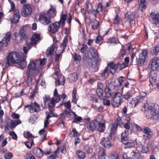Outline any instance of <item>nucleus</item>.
<instances>
[{"label":"nucleus","instance_id":"55","mask_svg":"<svg viewBox=\"0 0 159 159\" xmlns=\"http://www.w3.org/2000/svg\"><path fill=\"white\" fill-rule=\"evenodd\" d=\"M88 46L86 44H83L82 47L80 49V52L82 53H84L87 50Z\"/></svg>","mask_w":159,"mask_h":159},{"label":"nucleus","instance_id":"51","mask_svg":"<svg viewBox=\"0 0 159 159\" xmlns=\"http://www.w3.org/2000/svg\"><path fill=\"white\" fill-rule=\"evenodd\" d=\"M123 123L121 118L118 117L116 120L115 124L117 126V125H119V126H120L123 125Z\"/></svg>","mask_w":159,"mask_h":159},{"label":"nucleus","instance_id":"36","mask_svg":"<svg viewBox=\"0 0 159 159\" xmlns=\"http://www.w3.org/2000/svg\"><path fill=\"white\" fill-rule=\"evenodd\" d=\"M54 97L52 98H54L55 100V101L57 102H58L61 99V95L58 94L57 90L55 89L54 92Z\"/></svg>","mask_w":159,"mask_h":159},{"label":"nucleus","instance_id":"26","mask_svg":"<svg viewBox=\"0 0 159 159\" xmlns=\"http://www.w3.org/2000/svg\"><path fill=\"white\" fill-rule=\"evenodd\" d=\"M98 159H105L106 153L105 150L103 148H100L98 152Z\"/></svg>","mask_w":159,"mask_h":159},{"label":"nucleus","instance_id":"8","mask_svg":"<svg viewBox=\"0 0 159 159\" xmlns=\"http://www.w3.org/2000/svg\"><path fill=\"white\" fill-rule=\"evenodd\" d=\"M57 102L55 101V100L54 98H52L50 100V102L48 104L49 110L50 111V113L48 111L46 112L47 115L46 118L47 119H49L50 118L54 116L53 114V109L55 107V104Z\"/></svg>","mask_w":159,"mask_h":159},{"label":"nucleus","instance_id":"5","mask_svg":"<svg viewBox=\"0 0 159 159\" xmlns=\"http://www.w3.org/2000/svg\"><path fill=\"white\" fill-rule=\"evenodd\" d=\"M11 116L13 119L11 120L7 125L11 130H13L16 126L21 124V121L19 119L20 116L18 114L13 113Z\"/></svg>","mask_w":159,"mask_h":159},{"label":"nucleus","instance_id":"10","mask_svg":"<svg viewBox=\"0 0 159 159\" xmlns=\"http://www.w3.org/2000/svg\"><path fill=\"white\" fill-rule=\"evenodd\" d=\"M39 21L42 24L47 25L51 22L50 17L46 13H41L39 18Z\"/></svg>","mask_w":159,"mask_h":159},{"label":"nucleus","instance_id":"25","mask_svg":"<svg viewBox=\"0 0 159 159\" xmlns=\"http://www.w3.org/2000/svg\"><path fill=\"white\" fill-rule=\"evenodd\" d=\"M46 14L50 17H54L56 15V7L54 6L51 5V7Z\"/></svg>","mask_w":159,"mask_h":159},{"label":"nucleus","instance_id":"23","mask_svg":"<svg viewBox=\"0 0 159 159\" xmlns=\"http://www.w3.org/2000/svg\"><path fill=\"white\" fill-rule=\"evenodd\" d=\"M33 152L34 154L39 157H42L44 154L43 151L40 148H34Z\"/></svg>","mask_w":159,"mask_h":159},{"label":"nucleus","instance_id":"43","mask_svg":"<svg viewBox=\"0 0 159 159\" xmlns=\"http://www.w3.org/2000/svg\"><path fill=\"white\" fill-rule=\"evenodd\" d=\"M138 102L137 101V99L135 98H132L129 103V106L132 107H134L137 105Z\"/></svg>","mask_w":159,"mask_h":159},{"label":"nucleus","instance_id":"20","mask_svg":"<svg viewBox=\"0 0 159 159\" xmlns=\"http://www.w3.org/2000/svg\"><path fill=\"white\" fill-rule=\"evenodd\" d=\"M148 53L147 50H143L141 53L139 54L138 61L141 64H143L144 63L145 59L148 56Z\"/></svg>","mask_w":159,"mask_h":159},{"label":"nucleus","instance_id":"3","mask_svg":"<svg viewBox=\"0 0 159 159\" xmlns=\"http://www.w3.org/2000/svg\"><path fill=\"white\" fill-rule=\"evenodd\" d=\"M21 60V56L19 53L16 52H11L8 56L7 64L10 65L11 64L17 63Z\"/></svg>","mask_w":159,"mask_h":159},{"label":"nucleus","instance_id":"64","mask_svg":"<svg viewBox=\"0 0 159 159\" xmlns=\"http://www.w3.org/2000/svg\"><path fill=\"white\" fill-rule=\"evenodd\" d=\"M96 93L98 96L100 97L102 95L103 93V90L102 89H96Z\"/></svg>","mask_w":159,"mask_h":159},{"label":"nucleus","instance_id":"27","mask_svg":"<svg viewBox=\"0 0 159 159\" xmlns=\"http://www.w3.org/2000/svg\"><path fill=\"white\" fill-rule=\"evenodd\" d=\"M141 157V154L140 152L133 151L130 153V158L131 159H139Z\"/></svg>","mask_w":159,"mask_h":159},{"label":"nucleus","instance_id":"33","mask_svg":"<svg viewBox=\"0 0 159 159\" xmlns=\"http://www.w3.org/2000/svg\"><path fill=\"white\" fill-rule=\"evenodd\" d=\"M151 146V143H148L147 144V147L143 146L141 149H140V151L143 153H146L148 151L149 149H152Z\"/></svg>","mask_w":159,"mask_h":159},{"label":"nucleus","instance_id":"22","mask_svg":"<svg viewBox=\"0 0 159 159\" xmlns=\"http://www.w3.org/2000/svg\"><path fill=\"white\" fill-rule=\"evenodd\" d=\"M119 65V64H115L113 62H111L108 64L107 66L109 70H110V72L113 74L116 71Z\"/></svg>","mask_w":159,"mask_h":159},{"label":"nucleus","instance_id":"53","mask_svg":"<svg viewBox=\"0 0 159 159\" xmlns=\"http://www.w3.org/2000/svg\"><path fill=\"white\" fill-rule=\"evenodd\" d=\"M126 123L124 125V127L127 129H130V122L129 118H128L126 120Z\"/></svg>","mask_w":159,"mask_h":159},{"label":"nucleus","instance_id":"16","mask_svg":"<svg viewBox=\"0 0 159 159\" xmlns=\"http://www.w3.org/2000/svg\"><path fill=\"white\" fill-rule=\"evenodd\" d=\"M55 74L57 76V79L55 81L56 85H63L65 84V79L63 75H59L58 70H55Z\"/></svg>","mask_w":159,"mask_h":159},{"label":"nucleus","instance_id":"29","mask_svg":"<svg viewBox=\"0 0 159 159\" xmlns=\"http://www.w3.org/2000/svg\"><path fill=\"white\" fill-rule=\"evenodd\" d=\"M86 127L92 131H93L95 129L96 126L94 121H92L91 122L88 123L87 124Z\"/></svg>","mask_w":159,"mask_h":159},{"label":"nucleus","instance_id":"2","mask_svg":"<svg viewBox=\"0 0 159 159\" xmlns=\"http://www.w3.org/2000/svg\"><path fill=\"white\" fill-rule=\"evenodd\" d=\"M92 57L91 58L88 54L87 56L85 54L83 57L84 62L89 66L91 67L95 66L98 62V53L95 50H92L90 53Z\"/></svg>","mask_w":159,"mask_h":159},{"label":"nucleus","instance_id":"34","mask_svg":"<svg viewBox=\"0 0 159 159\" xmlns=\"http://www.w3.org/2000/svg\"><path fill=\"white\" fill-rule=\"evenodd\" d=\"M157 75L156 73L153 71L151 72L149 80L152 84L155 83L157 79Z\"/></svg>","mask_w":159,"mask_h":159},{"label":"nucleus","instance_id":"52","mask_svg":"<svg viewBox=\"0 0 159 159\" xmlns=\"http://www.w3.org/2000/svg\"><path fill=\"white\" fill-rule=\"evenodd\" d=\"M103 120V117L102 115H98L95 117V120L98 123H101Z\"/></svg>","mask_w":159,"mask_h":159},{"label":"nucleus","instance_id":"32","mask_svg":"<svg viewBox=\"0 0 159 159\" xmlns=\"http://www.w3.org/2000/svg\"><path fill=\"white\" fill-rule=\"evenodd\" d=\"M146 0H139V7L142 11L145 9L146 8L147 2Z\"/></svg>","mask_w":159,"mask_h":159},{"label":"nucleus","instance_id":"9","mask_svg":"<svg viewBox=\"0 0 159 159\" xmlns=\"http://www.w3.org/2000/svg\"><path fill=\"white\" fill-rule=\"evenodd\" d=\"M40 39V35L39 34L34 33L30 39V42H26L27 45L28 46L29 49H30L31 46L35 45L37 43V42Z\"/></svg>","mask_w":159,"mask_h":159},{"label":"nucleus","instance_id":"60","mask_svg":"<svg viewBox=\"0 0 159 159\" xmlns=\"http://www.w3.org/2000/svg\"><path fill=\"white\" fill-rule=\"evenodd\" d=\"M25 158V159H36L33 155L30 153L27 154Z\"/></svg>","mask_w":159,"mask_h":159},{"label":"nucleus","instance_id":"31","mask_svg":"<svg viewBox=\"0 0 159 159\" xmlns=\"http://www.w3.org/2000/svg\"><path fill=\"white\" fill-rule=\"evenodd\" d=\"M129 132L128 130H125L121 134V141L123 143H126L125 141L128 140Z\"/></svg>","mask_w":159,"mask_h":159},{"label":"nucleus","instance_id":"58","mask_svg":"<svg viewBox=\"0 0 159 159\" xmlns=\"http://www.w3.org/2000/svg\"><path fill=\"white\" fill-rule=\"evenodd\" d=\"M33 143L34 142L33 140L31 141H30L26 142L25 143V145L28 148H30L32 146Z\"/></svg>","mask_w":159,"mask_h":159},{"label":"nucleus","instance_id":"54","mask_svg":"<svg viewBox=\"0 0 159 159\" xmlns=\"http://www.w3.org/2000/svg\"><path fill=\"white\" fill-rule=\"evenodd\" d=\"M37 118L36 116L34 115H33L30 117V118L29 119V121L31 123L34 124L37 120Z\"/></svg>","mask_w":159,"mask_h":159},{"label":"nucleus","instance_id":"21","mask_svg":"<svg viewBox=\"0 0 159 159\" xmlns=\"http://www.w3.org/2000/svg\"><path fill=\"white\" fill-rule=\"evenodd\" d=\"M117 128V125L114 124H111L109 125L107 129V134H108V136L111 137L112 134L115 133Z\"/></svg>","mask_w":159,"mask_h":159},{"label":"nucleus","instance_id":"6","mask_svg":"<svg viewBox=\"0 0 159 159\" xmlns=\"http://www.w3.org/2000/svg\"><path fill=\"white\" fill-rule=\"evenodd\" d=\"M112 94L113 100L112 105L114 107H117L121 105L123 102V97L122 95L120 93L117 92H114Z\"/></svg>","mask_w":159,"mask_h":159},{"label":"nucleus","instance_id":"13","mask_svg":"<svg viewBox=\"0 0 159 159\" xmlns=\"http://www.w3.org/2000/svg\"><path fill=\"white\" fill-rule=\"evenodd\" d=\"M61 25L59 22H57L49 25L48 28V31L52 33H54L58 31Z\"/></svg>","mask_w":159,"mask_h":159},{"label":"nucleus","instance_id":"50","mask_svg":"<svg viewBox=\"0 0 159 159\" xmlns=\"http://www.w3.org/2000/svg\"><path fill=\"white\" fill-rule=\"evenodd\" d=\"M126 143H124L126 145V147L128 148H130L133 147L134 146L135 144L133 142H128V140L125 141V142Z\"/></svg>","mask_w":159,"mask_h":159},{"label":"nucleus","instance_id":"57","mask_svg":"<svg viewBox=\"0 0 159 159\" xmlns=\"http://www.w3.org/2000/svg\"><path fill=\"white\" fill-rule=\"evenodd\" d=\"M24 136L26 138H30L33 137L32 134L29 132H27L24 133Z\"/></svg>","mask_w":159,"mask_h":159},{"label":"nucleus","instance_id":"18","mask_svg":"<svg viewBox=\"0 0 159 159\" xmlns=\"http://www.w3.org/2000/svg\"><path fill=\"white\" fill-rule=\"evenodd\" d=\"M146 117L148 119L156 120L159 117V111H148Z\"/></svg>","mask_w":159,"mask_h":159},{"label":"nucleus","instance_id":"38","mask_svg":"<svg viewBox=\"0 0 159 159\" xmlns=\"http://www.w3.org/2000/svg\"><path fill=\"white\" fill-rule=\"evenodd\" d=\"M21 61L18 62V63L20 65V67L21 69H23L25 68L26 66V62L24 60L23 58H22L21 57Z\"/></svg>","mask_w":159,"mask_h":159},{"label":"nucleus","instance_id":"62","mask_svg":"<svg viewBox=\"0 0 159 159\" xmlns=\"http://www.w3.org/2000/svg\"><path fill=\"white\" fill-rule=\"evenodd\" d=\"M74 59L75 61H79L81 59V57L80 55H78L76 53H75L74 55Z\"/></svg>","mask_w":159,"mask_h":159},{"label":"nucleus","instance_id":"49","mask_svg":"<svg viewBox=\"0 0 159 159\" xmlns=\"http://www.w3.org/2000/svg\"><path fill=\"white\" fill-rule=\"evenodd\" d=\"M68 39L67 38L65 37L62 43H61V46L63 49H64L66 47V43L68 42Z\"/></svg>","mask_w":159,"mask_h":159},{"label":"nucleus","instance_id":"1","mask_svg":"<svg viewBox=\"0 0 159 159\" xmlns=\"http://www.w3.org/2000/svg\"><path fill=\"white\" fill-rule=\"evenodd\" d=\"M47 61L45 58H43L39 60H31L28 65L27 70L26 72V75L28 77V80H31V76H36L39 73V64L41 66L44 65Z\"/></svg>","mask_w":159,"mask_h":159},{"label":"nucleus","instance_id":"63","mask_svg":"<svg viewBox=\"0 0 159 159\" xmlns=\"http://www.w3.org/2000/svg\"><path fill=\"white\" fill-rule=\"evenodd\" d=\"M132 96V95L131 93L129 92H128L126 93H125L124 95V96L125 99H128L130 98H131Z\"/></svg>","mask_w":159,"mask_h":159},{"label":"nucleus","instance_id":"46","mask_svg":"<svg viewBox=\"0 0 159 159\" xmlns=\"http://www.w3.org/2000/svg\"><path fill=\"white\" fill-rule=\"evenodd\" d=\"M19 34L20 36V40H21L24 38L25 36V34L24 27L20 29Z\"/></svg>","mask_w":159,"mask_h":159},{"label":"nucleus","instance_id":"35","mask_svg":"<svg viewBox=\"0 0 159 159\" xmlns=\"http://www.w3.org/2000/svg\"><path fill=\"white\" fill-rule=\"evenodd\" d=\"M72 98V102L75 103H76L78 99V97L77 96L76 90L75 89H73V90Z\"/></svg>","mask_w":159,"mask_h":159},{"label":"nucleus","instance_id":"56","mask_svg":"<svg viewBox=\"0 0 159 159\" xmlns=\"http://www.w3.org/2000/svg\"><path fill=\"white\" fill-rule=\"evenodd\" d=\"M9 134L13 139L15 140L17 139V135L14 131H10Z\"/></svg>","mask_w":159,"mask_h":159},{"label":"nucleus","instance_id":"45","mask_svg":"<svg viewBox=\"0 0 159 159\" xmlns=\"http://www.w3.org/2000/svg\"><path fill=\"white\" fill-rule=\"evenodd\" d=\"M75 118L73 120V122L74 123H77L78 122L82 120V118L80 116H78L74 112H72Z\"/></svg>","mask_w":159,"mask_h":159},{"label":"nucleus","instance_id":"11","mask_svg":"<svg viewBox=\"0 0 159 159\" xmlns=\"http://www.w3.org/2000/svg\"><path fill=\"white\" fill-rule=\"evenodd\" d=\"M111 137L108 136L107 137L102 138L101 140L100 143L104 147L109 148L112 146V144L111 141Z\"/></svg>","mask_w":159,"mask_h":159},{"label":"nucleus","instance_id":"30","mask_svg":"<svg viewBox=\"0 0 159 159\" xmlns=\"http://www.w3.org/2000/svg\"><path fill=\"white\" fill-rule=\"evenodd\" d=\"M159 111V107L158 104L152 103L149 106L148 111Z\"/></svg>","mask_w":159,"mask_h":159},{"label":"nucleus","instance_id":"12","mask_svg":"<svg viewBox=\"0 0 159 159\" xmlns=\"http://www.w3.org/2000/svg\"><path fill=\"white\" fill-rule=\"evenodd\" d=\"M149 66L153 70H159V58L157 57L152 58L150 61Z\"/></svg>","mask_w":159,"mask_h":159},{"label":"nucleus","instance_id":"61","mask_svg":"<svg viewBox=\"0 0 159 159\" xmlns=\"http://www.w3.org/2000/svg\"><path fill=\"white\" fill-rule=\"evenodd\" d=\"M12 157V154L11 152H8L5 154L4 157L6 159H11Z\"/></svg>","mask_w":159,"mask_h":159},{"label":"nucleus","instance_id":"47","mask_svg":"<svg viewBox=\"0 0 159 159\" xmlns=\"http://www.w3.org/2000/svg\"><path fill=\"white\" fill-rule=\"evenodd\" d=\"M69 77L71 82L75 81L77 80L78 76L76 74L74 73L71 74Z\"/></svg>","mask_w":159,"mask_h":159},{"label":"nucleus","instance_id":"37","mask_svg":"<svg viewBox=\"0 0 159 159\" xmlns=\"http://www.w3.org/2000/svg\"><path fill=\"white\" fill-rule=\"evenodd\" d=\"M67 17L66 14H62L60 20L59 21V23L61 25V27H63L64 25V23L66 21V19Z\"/></svg>","mask_w":159,"mask_h":159},{"label":"nucleus","instance_id":"4","mask_svg":"<svg viewBox=\"0 0 159 159\" xmlns=\"http://www.w3.org/2000/svg\"><path fill=\"white\" fill-rule=\"evenodd\" d=\"M11 4V8L9 12L13 11L14 16L10 19L11 23H17L20 18V13L19 11L17 9L14 10L15 7V4L11 0H8Z\"/></svg>","mask_w":159,"mask_h":159},{"label":"nucleus","instance_id":"59","mask_svg":"<svg viewBox=\"0 0 159 159\" xmlns=\"http://www.w3.org/2000/svg\"><path fill=\"white\" fill-rule=\"evenodd\" d=\"M65 107L68 109V110H70L71 107V104L69 101H67L64 104Z\"/></svg>","mask_w":159,"mask_h":159},{"label":"nucleus","instance_id":"44","mask_svg":"<svg viewBox=\"0 0 159 159\" xmlns=\"http://www.w3.org/2000/svg\"><path fill=\"white\" fill-rule=\"evenodd\" d=\"M119 155L117 152H114L110 154L108 156L109 159H118Z\"/></svg>","mask_w":159,"mask_h":159},{"label":"nucleus","instance_id":"40","mask_svg":"<svg viewBox=\"0 0 159 159\" xmlns=\"http://www.w3.org/2000/svg\"><path fill=\"white\" fill-rule=\"evenodd\" d=\"M79 133L75 128H73L72 130L69 134V136L70 137H73L78 136Z\"/></svg>","mask_w":159,"mask_h":159},{"label":"nucleus","instance_id":"42","mask_svg":"<svg viewBox=\"0 0 159 159\" xmlns=\"http://www.w3.org/2000/svg\"><path fill=\"white\" fill-rule=\"evenodd\" d=\"M105 92L106 96L109 98L111 97V90L108 86H107L105 89Z\"/></svg>","mask_w":159,"mask_h":159},{"label":"nucleus","instance_id":"39","mask_svg":"<svg viewBox=\"0 0 159 159\" xmlns=\"http://www.w3.org/2000/svg\"><path fill=\"white\" fill-rule=\"evenodd\" d=\"M110 73L109 71V69L107 66V67L104 70L103 72L101 73V75L102 77L104 78H107L108 77L109 73Z\"/></svg>","mask_w":159,"mask_h":159},{"label":"nucleus","instance_id":"14","mask_svg":"<svg viewBox=\"0 0 159 159\" xmlns=\"http://www.w3.org/2000/svg\"><path fill=\"white\" fill-rule=\"evenodd\" d=\"M11 36V34L10 32H7L6 34V36L0 41V51L3 47L7 46L10 41Z\"/></svg>","mask_w":159,"mask_h":159},{"label":"nucleus","instance_id":"28","mask_svg":"<svg viewBox=\"0 0 159 159\" xmlns=\"http://www.w3.org/2000/svg\"><path fill=\"white\" fill-rule=\"evenodd\" d=\"M55 47L51 45L47 49L46 52V54L48 57L51 56L53 54Z\"/></svg>","mask_w":159,"mask_h":159},{"label":"nucleus","instance_id":"19","mask_svg":"<svg viewBox=\"0 0 159 159\" xmlns=\"http://www.w3.org/2000/svg\"><path fill=\"white\" fill-rule=\"evenodd\" d=\"M142 131L144 134L143 136L145 139L150 138L153 135V132L148 128L145 127L142 129Z\"/></svg>","mask_w":159,"mask_h":159},{"label":"nucleus","instance_id":"24","mask_svg":"<svg viewBox=\"0 0 159 159\" xmlns=\"http://www.w3.org/2000/svg\"><path fill=\"white\" fill-rule=\"evenodd\" d=\"M89 25L92 30H95L97 29L99 26V22L96 19H94L90 21Z\"/></svg>","mask_w":159,"mask_h":159},{"label":"nucleus","instance_id":"17","mask_svg":"<svg viewBox=\"0 0 159 159\" xmlns=\"http://www.w3.org/2000/svg\"><path fill=\"white\" fill-rule=\"evenodd\" d=\"M32 11L31 8L29 5H25L23 6V9L21 12L22 15L23 16L27 17L30 15Z\"/></svg>","mask_w":159,"mask_h":159},{"label":"nucleus","instance_id":"48","mask_svg":"<svg viewBox=\"0 0 159 159\" xmlns=\"http://www.w3.org/2000/svg\"><path fill=\"white\" fill-rule=\"evenodd\" d=\"M105 129L104 124L103 123H98V130L100 132L103 131Z\"/></svg>","mask_w":159,"mask_h":159},{"label":"nucleus","instance_id":"15","mask_svg":"<svg viewBox=\"0 0 159 159\" xmlns=\"http://www.w3.org/2000/svg\"><path fill=\"white\" fill-rule=\"evenodd\" d=\"M150 21L152 23L159 27V14L151 13L150 16Z\"/></svg>","mask_w":159,"mask_h":159},{"label":"nucleus","instance_id":"41","mask_svg":"<svg viewBox=\"0 0 159 159\" xmlns=\"http://www.w3.org/2000/svg\"><path fill=\"white\" fill-rule=\"evenodd\" d=\"M76 154L78 158L80 159H84L85 157V153L80 150L77 151Z\"/></svg>","mask_w":159,"mask_h":159},{"label":"nucleus","instance_id":"7","mask_svg":"<svg viewBox=\"0 0 159 159\" xmlns=\"http://www.w3.org/2000/svg\"><path fill=\"white\" fill-rule=\"evenodd\" d=\"M25 110L28 109L31 113L38 112L40 110V105L36 102L31 103L30 105L25 106Z\"/></svg>","mask_w":159,"mask_h":159}]
</instances>
